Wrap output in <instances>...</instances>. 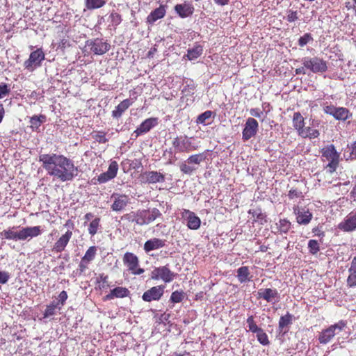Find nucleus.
Listing matches in <instances>:
<instances>
[{"mask_svg":"<svg viewBox=\"0 0 356 356\" xmlns=\"http://www.w3.org/2000/svg\"><path fill=\"white\" fill-rule=\"evenodd\" d=\"M19 240H26L37 236L40 234V227L39 226L25 227L18 230Z\"/></svg>","mask_w":356,"mask_h":356,"instance_id":"17","label":"nucleus"},{"mask_svg":"<svg viewBox=\"0 0 356 356\" xmlns=\"http://www.w3.org/2000/svg\"><path fill=\"white\" fill-rule=\"evenodd\" d=\"M111 199L113 201L111 209L115 211L123 210L129 203V198L126 195L114 193Z\"/></svg>","mask_w":356,"mask_h":356,"instance_id":"12","label":"nucleus"},{"mask_svg":"<svg viewBox=\"0 0 356 356\" xmlns=\"http://www.w3.org/2000/svg\"><path fill=\"white\" fill-rule=\"evenodd\" d=\"M111 24L114 26H118L121 22V15L115 12H112L109 16Z\"/></svg>","mask_w":356,"mask_h":356,"instance_id":"46","label":"nucleus"},{"mask_svg":"<svg viewBox=\"0 0 356 356\" xmlns=\"http://www.w3.org/2000/svg\"><path fill=\"white\" fill-rule=\"evenodd\" d=\"M124 264L128 267V270L133 275H140L144 273V269L138 267L139 261L138 257L133 253L127 252L123 257Z\"/></svg>","mask_w":356,"mask_h":356,"instance_id":"6","label":"nucleus"},{"mask_svg":"<svg viewBox=\"0 0 356 356\" xmlns=\"http://www.w3.org/2000/svg\"><path fill=\"white\" fill-rule=\"evenodd\" d=\"M106 0H85V6L88 10H95L103 7Z\"/></svg>","mask_w":356,"mask_h":356,"instance_id":"31","label":"nucleus"},{"mask_svg":"<svg viewBox=\"0 0 356 356\" xmlns=\"http://www.w3.org/2000/svg\"><path fill=\"white\" fill-rule=\"evenodd\" d=\"M312 231H313V233H314L315 236H324V232L322 230H321V229L319 227L314 228Z\"/></svg>","mask_w":356,"mask_h":356,"instance_id":"64","label":"nucleus"},{"mask_svg":"<svg viewBox=\"0 0 356 356\" xmlns=\"http://www.w3.org/2000/svg\"><path fill=\"white\" fill-rule=\"evenodd\" d=\"M247 324L249 329V331L253 332V333H257L262 329L259 327L257 324L255 323L254 321V317L252 316H249L247 318Z\"/></svg>","mask_w":356,"mask_h":356,"instance_id":"40","label":"nucleus"},{"mask_svg":"<svg viewBox=\"0 0 356 356\" xmlns=\"http://www.w3.org/2000/svg\"><path fill=\"white\" fill-rule=\"evenodd\" d=\"M180 170L184 174L191 175L194 170H195V168L184 163L181 164Z\"/></svg>","mask_w":356,"mask_h":356,"instance_id":"51","label":"nucleus"},{"mask_svg":"<svg viewBox=\"0 0 356 356\" xmlns=\"http://www.w3.org/2000/svg\"><path fill=\"white\" fill-rule=\"evenodd\" d=\"M250 213H252L254 217H257V219L254 220L255 222L257 220H263L264 218H266L265 214L262 213L260 209L250 210Z\"/></svg>","mask_w":356,"mask_h":356,"instance_id":"49","label":"nucleus"},{"mask_svg":"<svg viewBox=\"0 0 356 356\" xmlns=\"http://www.w3.org/2000/svg\"><path fill=\"white\" fill-rule=\"evenodd\" d=\"M56 309H60L61 307L59 306V303H56L55 302H53L47 307L44 312V318H48L51 316L54 315Z\"/></svg>","mask_w":356,"mask_h":356,"instance_id":"34","label":"nucleus"},{"mask_svg":"<svg viewBox=\"0 0 356 356\" xmlns=\"http://www.w3.org/2000/svg\"><path fill=\"white\" fill-rule=\"evenodd\" d=\"M293 126L297 131L298 135L302 134V129L305 128V120L300 113H294L293 116Z\"/></svg>","mask_w":356,"mask_h":356,"instance_id":"24","label":"nucleus"},{"mask_svg":"<svg viewBox=\"0 0 356 356\" xmlns=\"http://www.w3.org/2000/svg\"><path fill=\"white\" fill-rule=\"evenodd\" d=\"M18 236H19L18 230H17V231L8 230V231H5L3 233V236L6 239H12V240L17 241V240H19Z\"/></svg>","mask_w":356,"mask_h":356,"instance_id":"48","label":"nucleus"},{"mask_svg":"<svg viewBox=\"0 0 356 356\" xmlns=\"http://www.w3.org/2000/svg\"><path fill=\"white\" fill-rule=\"evenodd\" d=\"M302 63L307 70L313 73H323L327 70V62L319 57H305Z\"/></svg>","mask_w":356,"mask_h":356,"instance_id":"4","label":"nucleus"},{"mask_svg":"<svg viewBox=\"0 0 356 356\" xmlns=\"http://www.w3.org/2000/svg\"><path fill=\"white\" fill-rule=\"evenodd\" d=\"M141 181L145 184H156L163 182L165 176L157 171H147L143 172L141 176Z\"/></svg>","mask_w":356,"mask_h":356,"instance_id":"13","label":"nucleus"},{"mask_svg":"<svg viewBox=\"0 0 356 356\" xmlns=\"http://www.w3.org/2000/svg\"><path fill=\"white\" fill-rule=\"evenodd\" d=\"M213 113L211 111H206L205 112L198 115L196 122L197 124H209V122H207V120L211 119Z\"/></svg>","mask_w":356,"mask_h":356,"instance_id":"35","label":"nucleus"},{"mask_svg":"<svg viewBox=\"0 0 356 356\" xmlns=\"http://www.w3.org/2000/svg\"><path fill=\"white\" fill-rule=\"evenodd\" d=\"M158 124V120L156 118H150L143 121L140 126L134 131V134L136 137L147 133Z\"/></svg>","mask_w":356,"mask_h":356,"instance_id":"16","label":"nucleus"},{"mask_svg":"<svg viewBox=\"0 0 356 356\" xmlns=\"http://www.w3.org/2000/svg\"><path fill=\"white\" fill-rule=\"evenodd\" d=\"M39 161L47 174L60 181H72L77 175V168L73 161L62 154H43L39 156Z\"/></svg>","mask_w":356,"mask_h":356,"instance_id":"1","label":"nucleus"},{"mask_svg":"<svg viewBox=\"0 0 356 356\" xmlns=\"http://www.w3.org/2000/svg\"><path fill=\"white\" fill-rule=\"evenodd\" d=\"M98 225L99 224H90L88 232L92 236L95 235L97 233L98 229Z\"/></svg>","mask_w":356,"mask_h":356,"instance_id":"59","label":"nucleus"},{"mask_svg":"<svg viewBox=\"0 0 356 356\" xmlns=\"http://www.w3.org/2000/svg\"><path fill=\"white\" fill-rule=\"evenodd\" d=\"M194 10L193 4L187 1L177 4L175 6V11L181 18H186L192 15Z\"/></svg>","mask_w":356,"mask_h":356,"instance_id":"15","label":"nucleus"},{"mask_svg":"<svg viewBox=\"0 0 356 356\" xmlns=\"http://www.w3.org/2000/svg\"><path fill=\"white\" fill-rule=\"evenodd\" d=\"M112 179H113V178L111 177V176L109 174H108L107 172H105L104 173H102L98 177L97 180H98L99 183L102 184V183H106Z\"/></svg>","mask_w":356,"mask_h":356,"instance_id":"54","label":"nucleus"},{"mask_svg":"<svg viewBox=\"0 0 356 356\" xmlns=\"http://www.w3.org/2000/svg\"><path fill=\"white\" fill-rule=\"evenodd\" d=\"M346 327V323L344 321H339L338 323L331 325L320 333L318 337L319 343L321 344L328 343L335 335L343 331Z\"/></svg>","mask_w":356,"mask_h":356,"instance_id":"2","label":"nucleus"},{"mask_svg":"<svg viewBox=\"0 0 356 356\" xmlns=\"http://www.w3.org/2000/svg\"><path fill=\"white\" fill-rule=\"evenodd\" d=\"M308 248L311 254H316L320 250L318 241L316 240H309L308 242Z\"/></svg>","mask_w":356,"mask_h":356,"instance_id":"43","label":"nucleus"},{"mask_svg":"<svg viewBox=\"0 0 356 356\" xmlns=\"http://www.w3.org/2000/svg\"><path fill=\"white\" fill-rule=\"evenodd\" d=\"M297 214V222H309L312 214L305 208L298 209Z\"/></svg>","mask_w":356,"mask_h":356,"instance_id":"27","label":"nucleus"},{"mask_svg":"<svg viewBox=\"0 0 356 356\" xmlns=\"http://www.w3.org/2000/svg\"><path fill=\"white\" fill-rule=\"evenodd\" d=\"M193 138L186 136L177 137L172 141L173 147L179 152H189L197 149L198 146L192 143Z\"/></svg>","mask_w":356,"mask_h":356,"instance_id":"5","label":"nucleus"},{"mask_svg":"<svg viewBox=\"0 0 356 356\" xmlns=\"http://www.w3.org/2000/svg\"><path fill=\"white\" fill-rule=\"evenodd\" d=\"M322 156L325 157L328 161V164L326 166L327 171L330 173L334 172L339 163V153L335 149L333 145H329L324 147L321 149Z\"/></svg>","mask_w":356,"mask_h":356,"instance_id":"3","label":"nucleus"},{"mask_svg":"<svg viewBox=\"0 0 356 356\" xmlns=\"http://www.w3.org/2000/svg\"><path fill=\"white\" fill-rule=\"evenodd\" d=\"M160 215H161V213L158 209H153L151 211L149 210V211H145V214L143 216L148 221H154Z\"/></svg>","mask_w":356,"mask_h":356,"instance_id":"39","label":"nucleus"},{"mask_svg":"<svg viewBox=\"0 0 356 356\" xmlns=\"http://www.w3.org/2000/svg\"><path fill=\"white\" fill-rule=\"evenodd\" d=\"M298 19L297 13L296 11H291L287 16V20L290 22H294Z\"/></svg>","mask_w":356,"mask_h":356,"instance_id":"60","label":"nucleus"},{"mask_svg":"<svg viewBox=\"0 0 356 356\" xmlns=\"http://www.w3.org/2000/svg\"><path fill=\"white\" fill-rule=\"evenodd\" d=\"M250 270L247 266H241L237 270V278L241 283L250 280Z\"/></svg>","mask_w":356,"mask_h":356,"instance_id":"30","label":"nucleus"},{"mask_svg":"<svg viewBox=\"0 0 356 356\" xmlns=\"http://www.w3.org/2000/svg\"><path fill=\"white\" fill-rule=\"evenodd\" d=\"M339 228L344 232H350L356 228V224H339Z\"/></svg>","mask_w":356,"mask_h":356,"instance_id":"53","label":"nucleus"},{"mask_svg":"<svg viewBox=\"0 0 356 356\" xmlns=\"http://www.w3.org/2000/svg\"><path fill=\"white\" fill-rule=\"evenodd\" d=\"M86 45L90 47V50L96 55H102L110 49V44L103 39L96 38L86 42Z\"/></svg>","mask_w":356,"mask_h":356,"instance_id":"9","label":"nucleus"},{"mask_svg":"<svg viewBox=\"0 0 356 356\" xmlns=\"http://www.w3.org/2000/svg\"><path fill=\"white\" fill-rule=\"evenodd\" d=\"M290 224H280V232L279 233L280 234H282V233H284L286 234L289 228H290V226H289Z\"/></svg>","mask_w":356,"mask_h":356,"instance_id":"62","label":"nucleus"},{"mask_svg":"<svg viewBox=\"0 0 356 356\" xmlns=\"http://www.w3.org/2000/svg\"><path fill=\"white\" fill-rule=\"evenodd\" d=\"M67 293L65 291H61L58 296V302L56 303H59L60 307L63 306L67 299Z\"/></svg>","mask_w":356,"mask_h":356,"instance_id":"52","label":"nucleus"},{"mask_svg":"<svg viewBox=\"0 0 356 356\" xmlns=\"http://www.w3.org/2000/svg\"><path fill=\"white\" fill-rule=\"evenodd\" d=\"M184 298V293L183 291H174L170 296V300L174 303H178L182 301Z\"/></svg>","mask_w":356,"mask_h":356,"instance_id":"42","label":"nucleus"},{"mask_svg":"<svg viewBox=\"0 0 356 356\" xmlns=\"http://www.w3.org/2000/svg\"><path fill=\"white\" fill-rule=\"evenodd\" d=\"M315 124H318L317 122H315L314 120L312 121V127H305L302 129V134H300L299 136L306 138H309V139H314L316 138L319 136L320 132L316 129H314V127H315Z\"/></svg>","mask_w":356,"mask_h":356,"instance_id":"23","label":"nucleus"},{"mask_svg":"<svg viewBox=\"0 0 356 356\" xmlns=\"http://www.w3.org/2000/svg\"><path fill=\"white\" fill-rule=\"evenodd\" d=\"M72 236V231L67 230L63 235H62L58 240L55 243L53 250L56 252H61L63 251L67 245L69 241Z\"/></svg>","mask_w":356,"mask_h":356,"instance_id":"18","label":"nucleus"},{"mask_svg":"<svg viewBox=\"0 0 356 356\" xmlns=\"http://www.w3.org/2000/svg\"><path fill=\"white\" fill-rule=\"evenodd\" d=\"M288 196L290 199L300 197L302 196V192L298 191L297 189H291L289 191Z\"/></svg>","mask_w":356,"mask_h":356,"instance_id":"56","label":"nucleus"},{"mask_svg":"<svg viewBox=\"0 0 356 356\" xmlns=\"http://www.w3.org/2000/svg\"><path fill=\"white\" fill-rule=\"evenodd\" d=\"M133 104L130 99H126L121 102L112 111V116L114 118H119L122 113Z\"/></svg>","mask_w":356,"mask_h":356,"instance_id":"21","label":"nucleus"},{"mask_svg":"<svg viewBox=\"0 0 356 356\" xmlns=\"http://www.w3.org/2000/svg\"><path fill=\"white\" fill-rule=\"evenodd\" d=\"M195 88V84L193 83V81H190V83H187L186 86H184L182 92L186 94L193 93Z\"/></svg>","mask_w":356,"mask_h":356,"instance_id":"55","label":"nucleus"},{"mask_svg":"<svg viewBox=\"0 0 356 356\" xmlns=\"http://www.w3.org/2000/svg\"><path fill=\"white\" fill-rule=\"evenodd\" d=\"M250 113L252 116L260 118L261 115L262 114V111H261L259 108H251Z\"/></svg>","mask_w":356,"mask_h":356,"instance_id":"61","label":"nucleus"},{"mask_svg":"<svg viewBox=\"0 0 356 356\" xmlns=\"http://www.w3.org/2000/svg\"><path fill=\"white\" fill-rule=\"evenodd\" d=\"M345 222H356V213H350L348 216L347 219L346 220Z\"/></svg>","mask_w":356,"mask_h":356,"instance_id":"63","label":"nucleus"},{"mask_svg":"<svg viewBox=\"0 0 356 356\" xmlns=\"http://www.w3.org/2000/svg\"><path fill=\"white\" fill-rule=\"evenodd\" d=\"M348 150L344 153L346 160H354L356 159V141L348 147Z\"/></svg>","mask_w":356,"mask_h":356,"instance_id":"38","label":"nucleus"},{"mask_svg":"<svg viewBox=\"0 0 356 356\" xmlns=\"http://www.w3.org/2000/svg\"><path fill=\"white\" fill-rule=\"evenodd\" d=\"M112 291L115 298H124L128 296L129 294V291L124 287L118 286L113 289Z\"/></svg>","mask_w":356,"mask_h":356,"instance_id":"37","label":"nucleus"},{"mask_svg":"<svg viewBox=\"0 0 356 356\" xmlns=\"http://www.w3.org/2000/svg\"><path fill=\"white\" fill-rule=\"evenodd\" d=\"M335 108L336 107L334 106L333 105H327L323 107V111L325 113L332 116Z\"/></svg>","mask_w":356,"mask_h":356,"instance_id":"58","label":"nucleus"},{"mask_svg":"<svg viewBox=\"0 0 356 356\" xmlns=\"http://www.w3.org/2000/svg\"><path fill=\"white\" fill-rule=\"evenodd\" d=\"M92 138L99 143H106L108 141L105 134L102 131L95 132L92 135Z\"/></svg>","mask_w":356,"mask_h":356,"instance_id":"47","label":"nucleus"},{"mask_svg":"<svg viewBox=\"0 0 356 356\" xmlns=\"http://www.w3.org/2000/svg\"><path fill=\"white\" fill-rule=\"evenodd\" d=\"M176 274L172 272L166 266L155 268L152 271L151 278L152 280L161 279L165 282H170L173 280Z\"/></svg>","mask_w":356,"mask_h":356,"instance_id":"7","label":"nucleus"},{"mask_svg":"<svg viewBox=\"0 0 356 356\" xmlns=\"http://www.w3.org/2000/svg\"><path fill=\"white\" fill-rule=\"evenodd\" d=\"M332 116L336 120L345 121L351 116V114L346 108L336 107Z\"/></svg>","mask_w":356,"mask_h":356,"instance_id":"26","label":"nucleus"},{"mask_svg":"<svg viewBox=\"0 0 356 356\" xmlns=\"http://www.w3.org/2000/svg\"><path fill=\"white\" fill-rule=\"evenodd\" d=\"M181 216L183 220L186 222H201L200 219L189 210H184L181 213Z\"/></svg>","mask_w":356,"mask_h":356,"instance_id":"32","label":"nucleus"},{"mask_svg":"<svg viewBox=\"0 0 356 356\" xmlns=\"http://www.w3.org/2000/svg\"><path fill=\"white\" fill-rule=\"evenodd\" d=\"M348 271L349 275L346 281L347 286L351 288L355 287L356 286V256L353 258Z\"/></svg>","mask_w":356,"mask_h":356,"instance_id":"19","label":"nucleus"},{"mask_svg":"<svg viewBox=\"0 0 356 356\" xmlns=\"http://www.w3.org/2000/svg\"><path fill=\"white\" fill-rule=\"evenodd\" d=\"M259 298H262L268 302L275 304L280 301V296L276 289H261L257 292Z\"/></svg>","mask_w":356,"mask_h":356,"instance_id":"11","label":"nucleus"},{"mask_svg":"<svg viewBox=\"0 0 356 356\" xmlns=\"http://www.w3.org/2000/svg\"><path fill=\"white\" fill-rule=\"evenodd\" d=\"M96 248L95 246L90 247L83 257L81 259V262H86L88 263L91 261H92L95 257L96 254Z\"/></svg>","mask_w":356,"mask_h":356,"instance_id":"33","label":"nucleus"},{"mask_svg":"<svg viewBox=\"0 0 356 356\" xmlns=\"http://www.w3.org/2000/svg\"><path fill=\"white\" fill-rule=\"evenodd\" d=\"M203 47L200 44H195L193 48L188 49L187 51V58L192 60L197 58L202 54Z\"/></svg>","mask_w":356,"mask_h":356,"instance_id":"28","label":"nucleus"},{"mask_svg":"<svg viewBox=\"0 0 356 356\" xmlns=\"http://www.w3.org/2000/svg\"><path fill=\"white\" fill-rule=\"evenodd\" d=\"M44 59V54L41 49H38L31 53L29 58L24 62V67L30 71L40 66L41 62Z\"/></svg>","mask_w":356,"mask_h":356,"instance_id":"8","label":"nucleus"},{"mask_svg":"<svg viewBox=\"0 0 356 356\" xmlns=\"http://www.w3.org/2000/svg\"><path fill=\"white\" fill-rule=\"evenodd\" d=\"M166 10L164 6H160L159 8L152 10L147 16V22L154 24L156 20L163 18L165 15Z\"/></svg>","mask_w":356,"mask_h":356,"instance_id":"22","label":"nucleus"},{"mask_svg":"<svg viewBox=\"0 0 356 356\" xmlns=\"http://www.w3.org/2000/svg\"><path fill=\"white\" fill-rule=\"evenodd\" d=\"M164 245L165 242L163 241L159 238H153L145 242L144 249L146 252H149L162 248Z\"/></svg>","mask_w":356,"mask_h":356,"instance_id":"25","label":"nucleus"},{"mask_svg":"<svg viewBox=\"0 0 356 356\" xmlns=\"http://www.w3.org/2000/svg\"><path fill=\"white\" fill-rule=\"evenodd\" d=\"M293 316L289 312L280 317L279 321V332L284 334L289 331V327L292 324Z\"/></svg>","mask_w":356,"mask_h":356,"instance_id":"20","label":"nucleus"},{"mask_svg":"<svg viewBox=\"0 0 356 356\" xmlns=\"http://www.w3.org/2000/svg\"><path fill=\"white\" fill-rule=\"evenodd\" d=\"M206 156L204 154H197L190 156L186 162L188 163L200 164L202 161H204Z\"/></svg>","mask_w":356,"mask_h":356,"instance_id":"36","label":"nucleus"},{"mask_svg":"<svg viewBox=\"0 0 356 356\" xmlns=\"http://www.w3.org/2000/svg\"><path fill=\"white\" fill-rule=\"evenodd\" d=\"M257 338L261 344H262L264 346H266V345L269 344V340H268V336L264 332L263 330H260L259 332L257 333Z\"/></svg>","mask_w":356,"mask_h":356,"instance_id":"44","label":"nucleus"},{"mask_svg":"<svg viewBox=\"0 0 356 356\" xmlns=\"http://www.w3.org/2000/svg\"><path fill=\"white\" fill-rule=\"evenodd\" d=\"M314 40L311 33H307L301 36L298 40V45L301 47H305L307 44L312 42Z\"/></svg>","mask_w":356,"mask_h":356,"instance_id":"41","label":"nucleus"},{"mask_svg":"<svg viewBox=\"0 0 356 356\" xmlns=\"http://www.w3.org/2000/svg\"><path fill=\"white\" fill-rule=\"evenodd\" d=\"M164 288L165 287L163 286H156L152 287L143 294V300L145 302L159 300L163 294Z\"/></svg>","mask_w":356,"mask_h":356,"instance_id":"14","label":"nucleus"},{"mask_svg":"<svg viewBox=\"0 0 356 356\" xmlns=\"http://www.w3.org/2000/svg\"><path fill=\"white\" fill-rule=\"evenodd\" d=\"M118 170V164L116 161H113L111 162L106 172L111 176V177L115 178L117 175Z\"/></svg>","mask_w":356,"mask_h":356,"instance_id":"45","label":"nucleus"},{"mask_svg":"<svg viewBox=\"0 0 356 356\" xmlns=\"http://www.w3.org/2000/svg\"><path fill=\"white\" fill-rule=\"evenodd\" d=\"M9 273L6 271H0V283L6 284L9 280Z\"/></svg>","mask_w":356,"mask_h":356,"instance_id":"57","label":"nucleus"},{"mask_svg":"<svg viewBox=\"0 0 356 356\" xmlns=\"http://www.w3.org/2000/svg\"><path fill=\"white\" fill-rule=\"evenodd\" d=\"M258 122L252 118L247 119L244 129L242 132V138L244 141H247L254 136L258 131Z\"/></svg>","mask_w":356,"mask_h":356,"instance_id":"10","label":"nucleus"},{"mask_svg":"<svg viewBox=\"0 0 356 356\" xmlns=\"http://www.w3.org/2000/svg\"><path fill=\"white\" fill-rule=\"evenodd\" d=\"M46 120V116L44 115H33L30 119L31 127L33 130L37 131L41 124Z\"/></svg>","mask_w":356,"mask_h":356,"instance_id":"29","label":"nucleus"},{"mask_svg":"<svg viewBox=\"0 0 356 356\" xmlns=\"http://www.w3.org/2000/svg\"><path fill=\"white\" fill-rule=\"evenodd\" d=\"M10 91V88L8 84L5 83H0V99L8 95Z\"/></svg>","mask_w":356,"mask_h":356,"instance_id":"50","label":"nucleus"}]
</instances>
